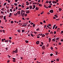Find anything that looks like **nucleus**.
I'll return each mask as SVG.
<instances>
[{
  "label": "nucleus",
  "instance_id": "1",
  "mask_svg": "<svg viewBox=\"0 0 63 63\" xmlns=\"http://www.w3.org/2000/svg\"><path fill=\"white\" fill-rule=\"evenodd\" d=\"M12 59L14 60L13 61V62H15V61H16V59L14 58H13Z\"/></svg>",
  "mask_w": 63,
  "mask_h": 63
},
{
  "label": "nucleus",
  "instance_id": "2",
  "mask_svg": "<svg viewBox=\"0 0 63 63\" xmlns=\"http://www.w3.org/2000/svg\"><path fill=\"white\" fill-rule=\"evenodd\" d=\"M40 43V42L39 41H37L36 42V44L37 45H39Z\"/></svg>",
  "mask_w": 63,
  "mask_h": 63
},
{
  "label": "nucleus",
  "instance_id": "3",
  "mask_svg": "<svg viewBox=\"0 0 63 63\" xmlns=\"http://www.w3.org/2000/svg\"><path fill=\"white\" fill-rule=\"evenodd\" d=\"M52 3H53V4H56L57 2L55 1H54L53 0L52 1Z\"/></svg>",
  "mask_w": 63,
  "mask_h": 63
},
{
  "label": "nucleus",
  "instance_id": "4",
  "mask_svg": "<svg viewBox=\"0 0 63 63\" xmlns=\"http://www.w3.org/2000/svg\"><path fill=\"white\" fill-rule=\"evenodd\" d=\"M49 12L51 13H53V11L52 10H51Z\"/></svg>",
  "mask_w": 63,
  "mask_h": 63
},
{
  "label": "nucleus",
  "instance_id": "5",
  "mask_svg": "<svg viewBox=\"0 0 63 63\" xmlns=\"http://www.w3.org/2000/svg\"><path fill=\"white\" fill-rule=\"evenodd\" d=\"M17 15H20V11H18L17 12Z\"/></svg>",
  "mask_w": 63,
  "mask_h": 63
},
{
  "label": "nucleus",
  "instance_id": "6",
  "mask_svg": "<svg viewBox=\"0 0 63 63\" xmlns=\"http://www.w3.org/2000/svg\"><path fill=\"white\" fill-rule=\"evenodd\" d=\"M15 53H17V49H16V50H15Z\"/></svg>",
  "mask_w": 63,
  "mask_h": 63
},
{
  "label": "nucleus",
  "instance_id": "7",
  "mask_svg": "<svg viewBox=\"0 0 63 63\" xmlns=\"http://www.w3.org/2000/svg\"><path fill=\"white\" fill-rule=\"evenodd\" d=\"M45 46H43L42 47V48H43V49H45Z\"/></svg>",
  "mask_w": 63,
  "mask_h": 63
},
{
  "label": "nucleus",
  "instance_id": "8",
  "mask_svg": "<svg viewBox=\"0 0 63 63\" xmlns=\"http://www.w3.org/2000/svg\"><path fill=\"white\" fill-rule=\"evenodd\" d=\"M25 13H23V14H22L21 15L22 16H24L25 15Z\"/></svg>",
  "mask_w": 63,
  "mask_h": 63
},
{
  "label": "nucleus",
  "instance_id": "9",
  "mask_svg": "<svg viewBox=\"0 0 63 63\" xmlns=\"http://www.w3.org/2000/svg\"><path fill=\"white\" fill-rule=\"evenodd\" d=\"M30 13V11H29L28 10H27V11L26 12V14H29Z\"/></svg>",
  "mask_w": 63,
  "mask_h": 63
},
{
  "label": "nucleus",
  "instance_id": "10",
  "mask_svg": "<svg viewBox=\"0 0 63 63\" xmlns=\"http://www.w3.org/2000/svg\"><path fill=\"white\" fill-rule=\"evenodd\" d=\"M22 25V23H19L18 24V25H20V26H21Z\"/></svg>",
  "mask_w": 63,
  "mask_h": 63
},
{
  "label": "nucleus",
  "instance_id": "11",
  "mask_svg": "<svg viewBox=\"0 0 63 63\" xmlns=\"http://www.w3.org/2000/svg\"><path fill=\"white\" fill-rule=\"evenodd\" d=\"M30 9H32V6L31 5L29 6Z\"/></svg>",
  "mask_w": 63,
  "mask_h": 63
},
{
  "label": "nucleus",
  "instance_id": "12",
  "mask_svg": "<svg viewBox=\"0 0 63 63\" xmlns=\"http://www.w3.org/2000/svg\"><path fill=\"white\" fill-rule=\"evenodd\" d=\"M51 42V38H49V42Z\"/></svg>",
  "mask_w": 63,
  "mask_h": 63
},
{
  "label": "nucleus",
  "instance_id": "13",
  "mask_svg": "<svg viewBox=\"0 0 63 63\" xmlns=\"http://www.w3.org/2000/svg\"><path fill=\"white\" fill-rule=\"evenodd\" d=\"M35 9L36 10H39V8L37 7H36L35 8Z\"/></svg>",
  "mask_w": 63,
  "mask_h": 63
},
{
  "label": "nucleus",
  "instance_id": "14",
  "mask_svg": "<svg viewBox=\"0 0 63 63\" xmlns=\"http://www.w3.org/2000/svg\"><path fill=\"white\" fill-rule=\"evenodd\" d=\"M55 52L56 53V55H57V54H58V52L57 51H55Z\"/></svg>",
  "mask_w": 63,
  "mask_h": 63
},
{
  "label": "nucleus",
  "instance_id": "15",
  "mask_svg": "<svg viewBox=\"0 0 63 63\" xmlns=\"http://www.w3.org/2000/svg\"><path fill=\"white\" fill-rule=\"evenodd\" d=\"M6 16H4V17L3 19H4V20L6 19Z\"/></svg>",
  "mask_w": 63,
  "mask_h": 63
},
{
  "label": "nucleus",
  "instance_id": "16",
  "mask_svg": "<svg viewBox=\"0 0 63 63\" xmlns=\"http://www.w3.org/2000/svg\"><path fill=\"white\" fill-rule=\"evenodd\" d=\"M25 41L26 43H28V41L25 40Z\"/></svg>",
  "mask_w": 63,
  "mask_h": 63
},
{
  "label": "nucleus",
  "instance_id": "17",
  "mask_svg": "<svg viewBox=\"0 0 63 63\" xmlns=\"http://www.w3.org/2000/svg\"><path fill=\"white\" fill-rule=\"evenodd\" d=\"M45 35L44 34H43L42 35V37H45Z\"/></svg>",
  "mask_w": 63,
  "mask_h": 63
},
{
  "label": "nucleus",
  "instance_id": "18",
  "mask_svg": "<svg viewBox=\"0 0 63 63\" xmlns=\"http://www.w3.org/2000/svg\"><path fill=\"white\" fill-rule=\"evenodd\" d=\"M22 33H23L25 32V31L24 30H22Z\"/></svg>",
  "mask_w": 63,
  "mask_h": 63
},
{
  "label": "nucleus",
  "instance_id": "19",
  "mask_svg": "<svg viewBox=\"0 0 63 63\" xmlns=\"http://www.w3.org/2000/svg\"><path fill=\"white\" fill-rule=\"evenodd\" d=\"M56 61H57L58 62H59V59L57 58L56 59Z\"/></svg>",
  "mask_w": 63,
  "mask_h": 63
},
{
  "label": "nucleus",
  "instance_id": "20",
  "mask_svg": "<svg viewBox=\"0 0 63 63\" xmlns=\"http://www.w3.org/2000/svg\"><path fill=\"white\" fill-rule=\"evenodd\" d=\"M59 11H61L62 10V9L61 8H59Z\"/></svg>",
  "mask_w": 63,
  "mask_h": 63
},
{
  "label": "nucleus",
  "instance_id": "21",
  "mask_svg": "<svg viewBox=\"0 0 63 63\" xmlns=\"http://www.w3.org/2000/svg\"><path fill=\"white\" fill-rule=\"evenodd\" d=\"M39 6H40V7H42V4H39Z\"/></svg>",
  "mask_w": 63,
  "mask_h": 63
},
{
  "label": "nucleus",
  "instance_id": "22",
  "mask_svg": "<svg viewBox=\"0 0 63 63\" xmlns=\"http://www.w3.org/2000/svg\"><path fill=\"white\" fill-rule=\"evenodd\" d=\"M54 16H55L57 18V17H58V16L56 15H55Z\"/></svg>",
  "mask_w": 63,
  "mask_h": 63
},
{
  "label": "nucleus",
  "instance_id": "23",
  "mask_svg": "<svg viewBox=\"0 0 63 63\" xmlns=\"http://www.w3.org/2000/svg\"><path fill=\"white\" fill-rule=\"evenodd\" d=\"M44 7L45 8H47V9L48 8V7L46 6H45V5H44Z\"/></svg>",
  "mask_w": 63,
  "mask_h": 63
},
{
  "label": "nucleus",
  "instance_id": "24",
  "mask_svg": "<svg viewBox=\"0 0 63 63\" xmlns=\"http://www.w3.org/2000/svg\"><path fill=\"white\" fill-rule=\"evenodd\" d=\"M39 30H40V28H38L36 30V31H39Z\"/></svg>",
  "mask_w": 63,
  "mask_h": 63
},
{
  "label": "nucleus",
  "instance_id": "25",
  "mask_svg": "<svg viewBox=\"0 0 63 63\" xmlns=\"http://www.w3.org/2000/svg\"><path fill=\"white\" fill-rule=\"evenodd\" d=\"M49 34V33H47L45 34V35L47 36L48 35V34Z\"/></svg>",
  "mask_w": 63,
  "mask_h": 63
},
{
  "label": "nucleus",
  "instance_id": "26",
  "mask_svg": "<svg viewBox=\"0 0 63 63\" xmlns=\"http://www.w3.org/2000/svg\"><path fill=\"white\" fill-rule=\"evenodd\" d=\"M14 5H15V6H17V4L16 3H14Z\"/></svg>",
  "mask_w": 63,
  "mask_h": 63
},
{
  "label": "nucleus",
  "instance_id": "27",
  "mask_svg": "<svg viewBox=\"0 0 63 63\" xmlns=\"http://www.w3.org/2000/svg\"><path fill=\"white\" fill-rule=\"evenodd\" d=\"M31 36H32V37H34V35H33V34L32 33H31Z\"/></svg>",
  "mask_w": 63,
  "mask_h": 63
},
{
  "label": "nucleus",
  "instance_id": "28",
  "mask_svg": "<svg viewBox=\"0 0 63 63\" xmlns=\"http://www.w3.org/2000/svg\"><path fill=\"white\" fill-rule=\"evenodd\" d=\"M6 4H7V3H5L4 4H3V6H6Z\"/></svg>",
  "mask_w": 63,
  "mask_h": 63
},
{
  "label": "nucleus",
  "instance_id": "29",
  "mask_svg": "<svg viewBox=\"0 0 63 63\" xmlns=\"http://www.w3.org/2000/svg\"><path fill=\"white\" fill-rule=\"evenodd\" d=\"M60 39V38H56V40H58L59 39Z\"/></svg>",
  "mask_w": 63,
  "mask_h": 63
},
{
  "label": "nucleus",
  "instance_id": "30",
  "mask_svg": "<svg viewBox=\"0 0 63 63\" xmlns=\"http://www.w3.org/2000/svg\"><path fill=\"white\" fill-rule=\"evenodd\" d=\"M16 11V8H14V9H13V12H15Z\"/></svg>",
  "mask_w": 63,
  "mask_h": 63
},
{
  "label": "nucleus",
  "instance_id": "31",
  "mask_svg": "<svg viewBox=\"0 0 63 63\" xmlns=\"http://www.w3.org/2000/svg\"><path fill=\"white\" fill-rule=\"evenodd\" d=\"M15 52V51H13L12 52V53H13V54H14Z\"/></svg>",
  "mask_w": 63,
  "mask_h": 63
},
{
  "label": "nucleus",
  "instance_id": "32",
  "mask_svg": "<svg viewBox=\"0 0 63 63\" xmlns=\"http://www.w3.org/2000/svg\"><path fill=\"white\" fill-rule=\"evenodd\" d=\"M2 42H4V39H2V40H1Z\"/></svg>",
  "mask_w": 63,
  "mask_h": 63
},
{
  "label": "nucleus",
  "instance_id": "33",
  "mask_svg": "<svg viewBox=\"0 0 63 63\" xmlns=\"http://www.w3.org/2000/svg\"><path fill=\"white\" fill-rule=\"evenodd\" d=\"M50 33V34H53V32H51Z\"/></svg>",
  "mask_w": 63,
  "mask_h": 63
},
{
  "label": "nucleus",
  "instance_id": "34",
  "mask_svg": "<svg viewBox=\"0 0 63 63\" xmlns=\"http://www.w3.org/2000/svg\"><path fill=\"white\" fill-rule=\"evenodd\" d=\"M8 3H10V2H11V1L10 0H8Z\"/></svg>",
  "mask_w": 63,
  "mask_h": 63
},
{
  "label": "nucleus",
  "instance_id": "35",
  "mask_svg": "<svg viewBox=\"0 0 63 63\" xmlns=\"http://www.w3.org/2000/svg\"><path fill=\"white\" fill-rule=\"evenodd\" d=\"M22 8H24V5H22V7H21Z\"/></svg>",
  "mask_w": 63,
  "mask_h": 63
},
{
  "label": "nucleus",
  "instance_id": "36",
  "mask_svg": "<svg viewBox=\"0 0 63 63\" xmlns=\"http://www.w3.org/2000/svg\"><path fill=\"white\" fill-rule=\"evenodd\" d=\"M10 12H12V11H13V10H12V9H10Z\"/></svg>",
  "mask_w": 63,
  "mask_h": 63
},
{
  "label": "nucleus",
  "instance_id": "37",
  "mask_svg": "<svg viewBox=\"0 0 63 63\" xmlns=\"http://www.w3.org/2000/svg\"><path fill=\"white\" fill-rule=\"evenodd\" d=\"M53 55V54L51 53L50 54V56H52Z\"/></svg>",
  "mask_w": 63,
  "mask_h": 63
},
{
  "label": "nucleus",
  "instance_id": "38",
  "mask_svg": "<svg viewBox=\"0 0 63 63\" xmlns=\"http://www.w3.org/2000/svg\"><path fill=\"white\" fill-rule=\"evenodd\" d=\"M17 31L18 32H20V31H21L19 30H17Z\"/></svg>",
  "mask_w": 63,
  "mask_h": 63
},
{
  "label": "nucleus",
  "instance_id": "39",
  "mask_svg": "<svg viewBox=\"0 0 63 63\" xmlns=\"http://www.w3.org/2000/svg\"><path fill=\"white\" fill-rule=\"evenodd\" d=\"M11 23H12V24H13V23H14V21H11Z\"/></svg>",
  "mask_w": 63,
  "mask_h": 63
},
{
  "label": "nucleus",
  "instance_id": "40",
  "mask_svg": "<svg viewBox=\"0 0 63 63\" xmlns=\"http://www.w3.org/2000/svg\"><path fill=\"white\" fill-rule=\"evenodd\" d=\"M9 42V41H7V40H5V41H4V42Z\"/></svg>",
  "mask_w": 63,
  "mask_h": 63
},
{
  "label": "nucleus",
  "instance_id": "41",
  "mask_svg": "<svg viewBox=\"0 0 63 63\" xmlns=\"http://www.w3.org/2000/svg\"><path fill=\"white\" fill-rule=\"evenodd\" d=\"M32 4H33V5H36V3H35V2H33L32 3Z\"/></svg>",
  "mask_w": 63,
  "mask_h": 63
},
{
  "label": "nucleus",
  "instance_id": "42",
  "mask_svg": "<svg viewBox=\"0 0 63 63\" xmlns=\"http://www.w3.org/2000/svg\"><path fill=\"white\" fill-rule=\"evenodd\" d=\"M27 26V25H22V26H24V27L26 26Z\"/></svg>",
  "mask_w": 63,
  "mask_h": 63
},
{
  "label": "nucleus",
  "instance_id": "43",
  "mask_svg": "<svg viewBox=\"0 0 63 63\" xmlns=\"http://www.w3.org/2000/svg\"><path fill=\"white\" fill-rule=\"evenodd\" d=\"M36 5H38L39 4V3L38 2L36 3Z\"/></svg>",
  "mask_w": 63,
  "mask_h": 63
},
{
  "label": "nucleus",
  "instance_id": "44",
  "mask_svg": "<svg viewBox=\"0 0 63 63\" xmlns=\"http://www.w3.org/2000/svg\"><path fill=\"white\" fill-rule=\"evenodd\" d=\"M33 8H35V7H36V6H35V5H33Z\"/></svg>",
  "mask_w": 63,
  "mask_h": 63
},
{
  "label": "nucleus",
  "instance_id": "45",
  "mask_svg": "<svg viewBox=\"0 0 63 63\" xmlns=\"http://www.w3.org/2000/svg\"><path fill=\"white\" fill-rule=\"evenodd\" d=\"M48 7L49 8H51V6L50 5H49V6H48Z\"/></svg>",
  "mask_w": 63,
  "mask_h": 63
},
{
  "label": "nucleus",
  "instance_id": "46",
  "mask_svg": "<svg viewBox=\"0 0 63 63\" xmlns=\"http://www.w3.org/2000/svg\"><path fill=\"white\" fill-rule=\"evenodd\" d=\"M17 13H16L15 14V16H17Z\"/></svg>",
  "mask_w": 63,
  "mask_h": 63
},
{
  "label": "nucleus",
  "instance_id": "47",
  "mask_svg": "<svg viewBox=\"0 0 63 63\" xmlns=\"http://www.w3.org/2000/svg\"><path fill=\"white\" fill-rule=\"evenodd\" d=\"M58 45H61V43H59Z\"/></svg>",
  "mask_w": 63,
  "mask_h": 63
},
{
  "label": "nucleus",
  "instance_id": "48",
  "mask_svg": "<svg viewBox=\"0 0 63 63\" xmlns=\"http://www.w3.org/2000/svg\"><path fill=\"white\" fill-rule=\"evenodd\" d=\"M51 3V1H49V4H50Z\"/></svg>",
  "mask_w": 63,
  "mask_h": 63
},
{
  "label": "nucleus",
  "instance_id": "49",
  "mask_svg": "<svg viewBox=\"0 0 63 63\" xmlns=\"http://www.w3.org/2000/svg\"><path fill=\"white\" fill-rule=\"evenodd\" d=\"M35 24H33V27H35Z\"/></svg>",
  "mask_w": 63,
  "mask_h": 63
},
{
  "label": "nucleus",
  "instance_id": "50",
  "mask_svg": "<svg viewBox=\"0 0 63 63\" xmlns=\"http://www.w3.org/2000/svg\"><path fill=\"white\" fill-rule=\"evenodd\" d=\"M56 32H55V31H54V34H56Z\"/></svg>",
  "mask_w": 63,
  "mask_h": 63
},
{
  "label": "nucleus",
  "instance_id": "51",
  "mask_svg": "<svg viewBox=\"0 0 63 63\" xmlns=\"http://www.w3.org/2000/svg\"><path fill=\"white\" fill-rule=\"evenodd\" d=\"M41 45H43L44 44V43L43 42H41Z\"/></svg>",
  "mask_w": 63,
  "mask_h": 63
},
{
  "label": "nucleus",
  "instance_id": "52",
  "mask_svg": "<svg viewBox=\"0 0 63 63\" xmlns=\"http://www.w3.org/2000/svg\"><path fill=\"white\" fill-rule=\"evenodd\" d=\"M18 7H21V5H20V4H19L18 6Z\"/></svg>",
  "mask_w": 63,
  "mask_h": 63
},
{
  "label": "nucleus",
  "instance_id": "53",
  "mask_svg": "<svg viewBox=\"0 0 63 63\" xmlns=\"http://www.w3.org/2000/svg\"><path fill=\"white\" fill-rule=\"evenodd\" d=\"M23 11V12H25V11L23 10H22L21 11V12Z\"/></svg>",
  "mask_w": 63,
  "mask_h": 63
},
{
  "label": "nucleus",
  "instance_id": "54",
  "mask_svg": "<svg viewBox=\"0 0 63 63\" xmlns=\"http://www.w3.org/2000/svg\"><path fill=\"white\" fill-rule=\"evenodd\" d=\"M52 41H53V42L55 41V40L54 39H52Z\"/></svg>",
  "mask_w": 63,
  "mask_h": 63
},
{
  "label": "nucleus",
  "instance_id": "55",
  "mask_svg": "<svg viewBox=\"0 0 63 63\" xmlns=\"http://www.w3.org/2000/svg\"><path fill=\"white\" fill-rule=\"evenodd\" d=\"M63 33V31H61V34H62Z\"/></svg>",
  "mask_w": 63,
  "mask_h": 63
},
{
  "label": "nucleus",
  "instance_id": "56",
  "mask_svg": "<svg viewBox=\"0 0 63 63\" xmlns=\"http://www.w3.org/2000/svg\"><path fill=\"white\" fill-rule=\"evenodd\" d=\"M26 5H29V3H27L26 4Z\"/></svg>",
  "mask_w": 63,
  "mask_h": 63
},
{
  "label": "nucleus",
  "instance_id": "57",
  "mask_svg": "<svg viewBox=\"0 0 63 63\" xmlns=\"http://www.w3.org/2000/svg\"><path fill=\"white\" fill-rule=\"evenodd\" d=\"M9 39H10V40H11V39H12V37H10L9 38Z\"/></svg>",
  "mask_w": 63,
  "mask_h": 63
},
{
  "label": "nucleus",
  "instance_id": "58",
  "mask_svg": "<svg viewBox=\"0 0 63 63\" xmlns=\"http://www.w3.org/2000/svg\"><path fill=\"white\" fill-rule=\"evenodd\" d=\"M48 3V1H46V3Z\"/></svg>",
  "mask_w": 63,
  "mask_h": 63
},
{
  "label": "nucleus",
  "instance_id": "59",
  "mask_svg": "<svg viewBox=\"0 0 63 63\" xmlns=\"http://www.w3.org/2000/svg\"><path fill=\"white\" fill-rule=\"evenodd\" d=\"M33 24H34V23H32V22L31 23V24H32V25H33Z\"/></svg>",
  "mask_w": 63,
  "mask_h": 63
},
{
  "label": "nucleus",
  "instance_id": "60",
  "mask_svg": "<svg viewBox=\"0 0 63 63\" xmlns=\"http://www.w3.org/2000/svg\"><path fill=\"white\" fill-rule=\"evenodd\" d=\"M48 26H51V24H49L48 25Z\"/></svg>",
  "mask_w": 63,
  "mask_h": 63
},
{
  "label": "nucleus",
  "instance_id": "61",
  "mask_svg": "<svg viewBox=\"0 0 63 63\" xmlns=\"http://www.w3.org/2000/svg\"><path fill=\"white\" fill-rule=\"evenodd\" d=\"M53 19H56V17H53Z\"/></svg>",
  "mask_w": 63,
  "mask_h": 63
},
{
  "label": "nucleus",
  "instance_id": "62",
  "mask_svg": "<svg viewBox=\"0 0 63 63\" xmlns=\"http://www.w3.org/2000/svg\"><path fill=\"white\" fill-rule=\"evenodd\" d=\"M40 23L41 24H43V23L42 22H40Z\"/></svg>",
  "mask_w": 63,
  "mask_h": 63
},
{
  "label": "nucleus",
  "instance_id": "63",
  "mask_svg": "<svg viewBox=\"0 0 63 63\" xmlns=\"http://www.w3.org/2000/svg\"><path fill=\"white\" fill-rule=\"evenodd\" d=\"M27 16V14H26L25 15V16Z\"/></svg>",
  "mask_w": 63,
  "mask_h": 63
},
{
  "label": "nucleus",
  "instance_id": "64",
  "mask_svg": "<svg viewBox=\"0 0 63 63\" xmlns=\"http://www.w3.org/2000/svg\"><path fill=\"white\" fill-rule=\"evenodd\" d=\"M16 10H17V6H16Z\"/></svg>",
  "mask_w": 63,
  "mask_h": 63
}]
</instances>
